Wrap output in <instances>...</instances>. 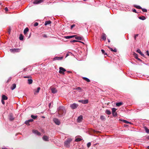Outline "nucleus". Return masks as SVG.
<instances>
[{
  "instance_id": "obj_1",
  "label": "nucleus",
  "mask_w": 149,
  "mask_h": 149,
  "mask_svg": "<svg viewBox=\"0 0 149 149\" xmlns=\"http://www.w3.org/2000/svg\"><path fill=\"white\" fill-rule=\"evenodd\" d=\"M58 116L62 117L64 116L65 113V110L63 107L60 106L58 109Z\"/></svg>"
},
{
  "instance_id": "obj_2",
  "label": "nucleus",
  "mask_w": 149,
  "mask_h": 149,
  "mask_svg": "<svg viewBox=\"0 0 149 149\" xmlns=\"http://www.w3.org/2000/svg\"><path fill=\"white\" fill-rule=\"evenodd\" d=\"M72 140L71 138H68L67 140L65 141L64 142L65 146L67 148L69 147L70 146V143Z\"/></svg>"
},
{
  "instance_id": "obj_3",
  "label": "nucleus",
  "mask_w": 149,
  "mask_h": 149,
  "mask_svg": "<svg viewBox=\"0 0 149 149\" xmlns=\"http://www.w3.org/2000/svg\"><path fill=\"white\" fill-rule=\"evenodd\" d=\"M78 106V104L76 103H73V104H71L70 105V107L72 109H76Z\"/></svg>"
},
{
  "instance_id": "obj_4",
  "label": "nucleus",
  "mask_w": 149,
  "mask_h": 149,
  "mask_svg": "<svg viewBox=\"0 0 149 149\" xmlns=\"http://www.w3.org/2000/svg\"><path fill=\"white\" fill-rule=\"evenodd\" d=\"M53 120L54 123L57 125H59L61 123L59 120L56 118H54Z\"/></svg>"
},
{
  "instance_id": "obj_5",
  "label": "nucleus",
  "mask_w": 149,
  "mask_h": 149,
  "mask_svg": "<svg viewBox=\"0 0 149 149\" xmlns=\"http://www.w3.org/2000/svg\"><path fill=\"white\" fill-rule=\"evenodd\" d=\"M66 71L65 69L62 67H60L59 68V72L60 74H64V72Z\"/></svg>"
},
{
  "instance_id": "obj_6",
  "label": "nucleus",
  "mask_w": 149,
  "mask_h": 149,
  "mask_svg": "<svg viewBox=\"0 0 149 149\" xmlns=\"http://www.w3.org/2000/svg\"><path fill=\"white\" fill-rule=\"evenodd\" d=\"M40 89V88L39 87H38L37 89H35L33 90L34 93L35 95H37L39 92Z\"/></svg>"
},
{
  "instance_id": "obj_7",
  "label": "nucleus",
  "mask_w": 149,
  "mask_h": 149,
  "mask_svg": "<svg viewBox=\"0 0 149 149\" xmlns=\"http://www.w3.org/2000/svg\"><path fill=\"white\" fill-rule=\"evenodd\" d=\"M43 0H35L33 1V3L34 4H38L43 2Z\"/></svg>"
},
{
  "instance_id": "obj_8",
  "label": "nucleus",
  "mask_w": 149,
  "mask_h": 149,
  "mask_svg": "<svg viewBox=\"0 0 149 149\" xmlns=\"http://www.w3.org/2000/svg\"><path fill=\"white\" fill-rule=\"evenodd\" d=\"M32 132L36 135L39 136L41 135L40 133L38 132L37 130H32Z\"/></svg>"
},
{
  "instance_id": "obj_9",
  "label": "nucleus",
  "mask_w": 149,
  "mask_h": 149,
  "mask_svg": "<svg viewBox=\"0 0 149 149\" xmlns=\"http://www.w3.org/2000/svg\"><path fill=\"white\" fill-rule=\"evenodd\" d=\"M78 102L83 104H86L88 103V100H79Z\"/></svg>"
},
{
  "instance_id": "obj_10",
  "label": "nucleus",
  "mask_w": 149,
  "mask_h": 149,
  "mask_svg": "<svg viewBox=\"0 0 149 149\" xmlns=\"http://www.w3.org/2000/svg\"><path fill=\"white\" fill-rule=\"evenodd\" d=\"M20 49H11L10 51L11 52H19Z\"/></svg>"
},
{
  "instance_id": "obj_11",
  "label": "nucleus",
  "mask_w": 149,
  "mask_h": 149,
  "mask_svg": "<svg viewBox=\"0 0 149 149\" xmlns=\"http://www.w3.org/2000/svg\"><path fill=\"white\" fill-rule=\"evenodd\" d=\"M33 119H30L25 121V123L26 125H30L29 124V123L30 122H33Z\"/></svg>"
},
{
  "instance_id": "obj_12",
  "label": "nucleus",
  "mask_w": 149,
  "mask_h": 149,
  "mask_svg": "<svg viewBox=\"0 0 149 149\" xmlns=\"http://www.w3.org/2000/svg\"><path fill=\"white\" fill-rule=\"evenodd\" d=\"M63 56L62 57H56L53 58V59L54 61H55L56 60H61L63 59Z\"/></svg>"
},
{
  "instance_id": "obj_13",
  "label": "nucleus",
  "mask_w": 149,
  "mask_h": 149,
  "mask_svg": "<svg viewBox=\"0 0 149 149\" xmlns=\"http://www.w3.org/2000/svg\"><path fill=\"white\" fill-rule=\"evenodd\" d=\"M83 119V117L81 115L79 116L77 119V121L78 122H81Z\"/></svg>"
},
{
  "instance_id": "obj_14",
  "label": "nucleus",
  "mask_w": 149,
  "mask_h": 149,
  "mask_svg": "<svg viewBox=\"0 0 149 149\" xmlns=\"http://www.w3.org/2000/svg\"><path fill=\"white\" fill-rule=\"evenodd\" d=\"M106 37L107 36L104 33H103L102 36V39L103 40H105L106 39Z\"/></svg>"
},
{
  "instance_id": "obj_15",
  "label": "nucleus",
  "mask_w": 149,
  "mask_h": 149,
  "mask_svg": "<svg viewBox=\"0 0 149 149\" xmlns=\"http://www.w3.org/2000/svg\"><path fill=\"white\" fill-rule=\"evenodd\" d=\"M9 119L10 121L13 120L14 119V118L13 115L12 114H10L9 116Z\"/></svg>"
},
{
  "instance_id": "obj_16",
  "label": "nucleus",
  "mask_w": 149,
  "mask_h": 149,
  "mask_svg": "<svg viewBox=\"0 0 149 149\" xmlns=\"http://www.w3.org/2000/svg\"><path fill=\"white\" fill-rule=\"evenodd\" d=\"M136 52L139 53L141 56H143V57H144L145 55H144V54H143L141 52V50L140 49H137L136 50Z\"/></svg>"
},
{
  "instance_id": "obj_17",
  "label": "nucleus",
  "mask_w": 149,
  "mask_h": 149,
  "mask_svg": "<svg viewBox=\"0 0 149 149\" xmlns=\"http://www.w3.org/2000/svg\"><path fill=\"white\" fill-rule=\"evenodd\" d=\"M51 91H52V92L53 93H55L57 92V91L56 88H52L51 89Z\"/></svg>"
},
{
  "instance_id": "obj_18",
  "label": "nucleus",
  "mask_w": 149,
  "mask_h": 149,
  "mask_svg": "<svg viewBox=\"0 0 149 149\" xmlns=\"http://www.w3.org/2000/svg\"><path fill=\"white\" fill-rule=\"evenodd\" d=\"M42 139L44 141H48L49 138L46 136H44L42 137Z\"/></svg>"
},
{
  "instance_id": "obj_19",
  "label": "nucleus",
  "mask_w": 149,
  "mask_h": 149,
  "mask_svg": "<svg viewBox=\"0 0 149 149\" xmlns=\"http://www.w3.org/2000/svg\"><path fill=\"white\" fill-rule=\"evenodd\" d=\"M51 23V22L50 21H45L44 25L45 26H47L49 24Z\"/></svg>"
},
{
  "instance_id": "obj_20",
  "label": "nucleus",
  "mask_w": 149,
  "mask_h": 149,
  "mask_svg": "<svg viewBox=\"0 0 149 149\" xmlns=\"http://www.w3.org/2000/svg\"><path fill=\"white\" fill-rule=\"evenodd\" d=\"M75 36H65L64 37V38L67 39H70L72 38H73V37H75Z\"/></svg>"
},
{
  "instance_id": "obj_21",
  "label": "nucleus",
  "mask_w": 149,
  "mask_h": 149,
  "mask_svg": "<svg viewBox=\"0 0 149 149\" xmlns=\"http://www.w3.org/2000/svg\"><path fill=\"white\" fill-rule=\"evenodd\" d=\"M29 29L28 28H26L24 30V33L25 35H26L27 33L29 31Z\"/></svg>"
},
{
  "instance_id": "obj_22",
  "label": "nucleus",
  "mask_w": 149,
  "mask_h": 149,
  "mask_svg": "<svg viewBox=\"0 0 149 149\" xmlns=\"http://www.w3.org/2000/svg\"><path fill=\"white\" fill-rule=\"evenodd\" d=\"M75 38L76 39L79 40H82L83 39V38L82 37L80 36H76L75 37Z\"/></svg>"
},
{
  "instance_id": "obj_23",
  "label": "nucleus",
  "mask_w": 149,
  "mask_h": 149,
  "mask_svg": "<svg viewBox=\"0 0 149 149\" xmlns=\"http://www.w3.org/2000/svg\"><path fill=\"white\" fill-rule=\"evenodd\" d=\"M83 79H84V80L86 81L87 82H88L90 81V80L88 79V78L86 77H83L82 78Z\"/></svg>"
},
{
  "instance_id": "obj_24",
  "label": "nucleus",
  "mask_w": 149,
  "mask_h": 149,
  "mask_svg": "<svg viewBox=\"0 0 149 149\" xmlns=\"http://www.w3.org/2000/svg\"><path fill=\"white\" fill-rule=\"evenodd\" d=\"M105 113L108 115H109L111 113V111L108 109L106 110Z\"/></svg>"
},
{
  "instance_id": "obj_25",
  "label": "nucleus",
  "mask_w": 149,
  "mask_h": 149,
  "mask_svg": "<svg viewBox=\"0 0 149 149\" xmlns=\"http://www.w3.org/2000/svg\"><path fill=\"white\" fill-rule=\"evenodd\" d=\"M16 87V85L15 84H13L11 87V89L12 90H14Z\"/></svg>"
},
{
  "instance_id": "obj_26",
  "label": "nucleus",
  "mask_w": 149,
  "mask_h": 149,
  "mask_svg": "<svg viewBox=\"0 0 149 149\" xmlns=\"http://www.w3.org/2000/svg\"><path fill=\"white\" fill-rule=\"evenodd\" d=\"M8 99L7 97L4 95H3L2 96V99L5 100H7Z\"/></svg>"
},
{
  "instance_id": "obj_27",
  "label": "nucleus",
  "mask_w": 149,
  "mask_h": 149,
  "mask_svg": "<svg viewBox=\"0 0 149 149\" xmlns=\"http://www.w3.org/2000/svg\"><path fill=\"white\" fill-rule=\"evenodd\" d=\"M82 140V139L80 138H76L75 140V141L76 142H79V141H81Z\"/></svg>"
},
{
  "instance_id": "obj_28",
  "label": "nucleus",
  "mask_w": 149,
  "mask_h": 149,
  "mask_svg": "<svg viewBox=\"0 0 149 149\" xmlns=\"http://www.w3.org/2000/svg\"><path fill=\"white\" fill-rule=\"evenodd\" d=\"M139 18L140 19H141L142 20H144L146 18V17L145 16H143L139 17Z\"/></svg>"
},
{
  "instance_id": "obj_29",
  "label": "nucleus",
  "mask_w": 149,
  "mask_h": 149,
  "mask_svg": "<svg viewBox=\"0 0 149 149\" xmlns=\"http://www.w3.org/2000/svg\"><path fill=\"white\" fill-rule=\"evenodd\" d=\"M28 84H30L33 82V80L31 79H28Z\"/></svg>"
},
{
  "instance_id": "obj_30",
  "label": "nucleus",
  "mask_w": 149,
  "mask_h": 149,
  "mask_svg": "<svg viewBox=\"0 0 149 149\" xmlns=\"http://www.w3.org/2000/svg\"><path fill=\"white\" fill-rule=\"evenodd\" d=\"M116 110V109L114 108H113L112 109L113 115H114V113H115Z\"/></svg>"
},
{
  "instance_id": "obj_31",
  "label": "nucleus",
  "mask_w": 149,
  "mask_h": 149,
  "mask_svg": "<svg viewBox=\"0 0 149 149\" xmlns=\"http://www.w3.org/2000/svg\"><path fill=\"white\" fill-rule=\"evenodd\" d=\"M19 39V40H23L24 39V36L22 34H20V35Z\"/></svg>"
},
{
  "instance_id": "obj_32",
  "label": "nucleus",
  "mask_w": 149,
  "mask_h": 149,
  "mask_svg": "<svg viewBox=\"0 0 149 149\" xmlns=\"http://www.w3.org/2000/svg\"><path fill=\"white\" fill-rule=\"evenodd\" d=\"M123 103L122 102H119L116 103V105L117 106L119 107L123 104Z\"/></svg>"
},
{
  "instance_id": "obj_33",
  "label": "nucleus",
  "mask_w": 149,
  "mask_h": 149,
  "mask_svg": "<svg viewBox=\"0 0 149 149\" xmlns=\"http://www.w3.org/2000/svg\"><path fill=\"white\" fill-rule=\"evenodd\" d=\"M134 7L136 8L137 9H142V8L140 6H138V5H134Z\"/></svg>"
},
{
  "instance_id": "obj_34",
  "label": "nucleus",
  "mask_w": 149,
  "mask_h": 149,
  "mask_svg": "<svg viewBox=\"0 0 149 149\" xmlns=\"http://www.w3.org/2000/svg\"><path fill=\"white\" fill-rule=\"evenodd\" d=\"M37 116H35V115H31V117L34 119H36L37 118Z\"/></svg>"
},
{
  "instance_id": "obj_35",
  "label": "nucleus",
  "mask_w": 149,
  "mask_h": 149,
  "mask_svg": "<svg viewBox=\"0 0 149 149\" xmlns=\"http://www.w3.org/2000/svg\"><path fill=\"white\" fill-rule=\"evenodd\" d=\"M145 130L146 132L148 134H149V129H148L147 127H145Z\"/></svg>"
},
{
  "instance_id": "obj_36",
  "label": "nucleus",
  "mask_w": 149,
  "mask_h": 149,
  "mask_svg": "<svg viewBox=\"0 0 149 149\" xmlns=\"http://www.w3.org/2000/svg\"><path fill=\"white\" fill-rule=\"evenodd\" d=\"M100 119L102 120H105V118L103 116H101L100 117Z\"/></svg>"
},
{
  "instance_id": "obj_37",
  "label": "nucleus",
  "mask_w": 149,
  "mask_h": 149,
  "mask_svg": "<svg viewBox=\"0 0 149 149\" xmlns=\"http://www.w3.org/2000/svg\"><path fill=\"white\" fill-rule=\"evenodd\" d=\"M41 35H42V37H43L44 38H47V35L45 33H42Z\"/></svg>"
},
{
  "instance_id": "obj_38",
  "label": "nucleus",
  "mask_w": 149,
  "mask_h": 149,
  "mask_svg": "<svg viewBox=\"0 0 149 149\" xmlns=\"http://www.w3.org/2000/svg\"><path fill=\"white\" fill-rule=\"evenodd\" d=\"M123 122L124 123H127V124H128V123H130V124H131V123L130 122L125 120H123Z\"/></svg>"
},
{
  "instance_id": "obj_39",
  "label": "nucleus",
  "mask_w": 149,
  "mask_h": 149,
  "mask_svg": "<svg viewBox=\"0 0 149 149\" xmlns=\"http://www.w3.org/2000/svg\"><path fill=\"white\" fill-rule=\"evenodd\" d=\"M134 57L136 59H137L138 58V55L136 53H135L134 54Z\"/></svg>"
},
{
  "instance_id": "obj_40",
  "label": "nucleus",
  "mask_w": 149,
  "mask_h": 149,
  "mask_svg": "<svg viewBox=\"0 0 149 149\" xmlns=\"http://www.w3.org/2000/svg\"><path fill=\"white\" fill-rule=\"evenodd\" d=\"M81 42L80 41H77V40H73L72 41H70V42ZM82 43H83L82 42Z\"/></svg>"
},
{
  "instance_id": "obj_41",
  "label": "nucleus",
  "mask_w": 149,
  "mask_h": 149,
  "mask_svg": "<svg viewBox=\"0 0 149 149\" xmlns=\"http://www.w3.org/2000/svg\"><path fill=\"white\" fill-rule=\"evenodd\" d=\"M91 143L90 142H88L87 144V146L88 148H89L91 146Z\"/></svg>"
},
{
  "instance_id": "obj_42",
  "label": "nucleus",
  "mask_w": 149,
  "mask_h": 149,
  "mask_svg": "<svg viewBox=\"0 0 149 149\" xmlns=\"http://www.w3.org/2000/svg\"><path fill=\"white\" fill-rule=\"evenodd\" d=\"M101 52L102 54H104L105 55H107L106 53H105L103 49L101 50Z\"/></svg>"
},
{
  "instance_id": "obj_43",
  "label": "nucleus",
  "mask_w": 149,
  "mask_h": 149,
  "mask_svg": "<svg viewBox=\"0 0 149 149\" xmlns=\"http://www.w3.org/2000/svg\"><path fill=\"white\" fill-rule=\"evenodd\" d=\"M141 9L142 10V11L143 12H147V10L146 9H144V8H142Z\"/></svg>"
},
{
  "instance_id": "obj_44",
  "label": "nucleus",
  "mask_w": 149,
  "mask_h": 149,
  "mask_svg": "<svg viewBox=\"0 0 149 149\" xmlns=\"http://www.w3.org/2000/svg\"><path fill=\"white\" fill-rule=\"evenodd\" d=\"M139 36V34H135L134 35V39L135 40H136V38L138 37Z\"/></svg>"
},
{
  "instance_id": "obj_45",
  "label": "nucleus",
  "mask_w": 149,
  "mask_h": 149,
  "mask_svg": "<svg viewBox=\"0 0 149 149\" xmlns=\"http://www.w3.org/2000/svg\"><path fill=\"white\" fill-rule=\"evenodd\" d=\"M38 24V23L37 22H36L34 24V25L35 26H37Z\"/></svg>"
},
{
  "instance_id": "obj_46",
  "label": "nucleus",
  "mask_w": 149,
  "mask_h": 149,
  "mask_svg": "<svg viewBox=\"0 0 149 149\" xmlns=\"http://www.w3.org/2000/svg\"><path fill=\"white\" fill-rule=\"evenodd\" d=\"M75 26V24L72 25L71 26V29H72Z\"/></svg>"
},
{
  "instance_id": "obj_47",
  "label": "nucleus",
  "mask_w": 149,
  "mask_h": 149,
  "mask_svg": "<svg viewBox=\"0 0 149 149\" xmlns=\"http://www.w3.org/2000/svg\"><path fill=\"white\" fill-rule=\"evenodd\" d=\"M24 78H30L31 77V76H24Z\"/></svg>"
},
{
  "instance_id": "obj_48",
  "label": "nucleus",
  "mask_w": 149,
  "mask_h": 149,
  "mask_svg": "<svg viewBox=\"0 0 149 149\" xmlns=\"http://www.w3.org/2000/svg\"><path fill=\"white\" fill-rule=\"evenodd\" d=\"M146 54L148 56H149V52L147 50L146 52Z\"/></svg>"
},
{
  "instance_id": "obj_49",
  "label": "nucleus",
  "mask_w": 149,
  "mask_h": 149,
  "mask_svg": "<svg viewBox=\"0 0 149 149\" xmlns=\"http://www.w3.org/2000/svg\"><path fill=\"white\" fill-rule=\"evenodd\" d=\"M112 52H117V50L116 48H115L114 49H113V51Z\"/></svg>"
},
{
  "instance_id": "obj_50",
  "label": "nucleus",
  "mask_w": 149,
  "mask_h": 149,
  "mask_svg": "<svg viewBox=\"0 0 149 149\" xmlns=\"http://www.w3.org/2000/svg\"><path fill=\"white\" fill-rule=\"evenodd\" d=\"M1 102H2V104H5V102H4V100H2H2H1Z\"/></svg>"
},
{
  "instance_id": "obj_51",
  "label": "nucleus",
  "mask_w": 149,
  "mask_h": 149,
  "mask_svg": "<svg viewBox=\"0 0 149 149\" xmlns=\"http://www.w3.org/2000/svg\"><path fill=\"white\" fill-rule=\"evenodd\" d=\"M4 10L6 11H7L8 10V8L7 7L5 8Z\"/></svg>"
},
{
  "instance_id": "obj_52",
  "label": "nucleus",
  "mask_w": 149,
  "mask_h": 149,
  "mask_svg": "<svg viewBox=\"0 0 149 149\" xmlns=\"http://www.w3.org/2000/svg\"><path fill=\"white\" fill-rule=\"evenodd\" d=\"M76 89L77 90H81V88L80 87H77Z\"/></svg>"
},
{
  "instance_id": "obj_53",
  "label": "nucleus",
  "mask_w": 149,
  "mask_h": 149,
  "mask_svg": "<svg viewBox=\"0 0 149 149\" xmlns=\"http://www.w3.org/2000/svg\"><path fill=\"white\" fill-rule=\"evenodd\" d=\"M132 11L134 13H136V10L135 9H133Z\"/></svg>"
},
{
  "instance_id": "obj_54",
  "label": "nucleus",
  "mask_w": 149,
  "mask_h": 149,
  "mask_svg": "<svg viewBox=\"0 0 149 149\" xmlns=\"http://www.w3.org/2000/svg\"><path fill=\"white\" fill-rule=\"evenodd\" d=\"M114 115H113L114 116H116L117 115V113H116L115 112V113L114 114Z\"/></svg>"
},
{
  "instance_id": "obj_55",
  "label": "nucleus",
  "mask_w": 149,
  "mask_h": 149,
  "mask_svg": "<svg viewBox=\"0 0 149 149\" xmlns=\"http://www.w3.org/2000/svg\"><path fill=\"white\" fill-rule=\"evenodd\" d=\"M137 59L140 61H142L139 58H138Z\"/></svg>"
},
{
  "instance_id": "obj_56",
  "label": "nucleus",
  "mask_w": 149,
  "mask_h": 149,
  "mask_svg": "<svg viewBox=\"0 0 149 149\" xmlns=\"http://www.w3.org/2000/svg\"><path fill=\"white\" fill-rule=\"evenodd\" d=\"M109 48L111 50V51H113V49L112 48H110L109 47Z\"/></svg>"
},
{
  "instance_id": "obj_57",
  "label": "nucleus",
  "mask_w": 149,
  "mask_h": 149,
  "mask_svg": "<svg viewBox=\"0 0 149 149\" xmlns=\"http://www.w3.org/2000/svg\"><path fill=\"white\" fill-rule=\"evenodd\" d=\"M2 149H8V148H6L5 147V148H2Z\"/></svg>"
},
{
  "instance_id": "obj_58",
  "label": "nucleus",
  "mask_w": 149,
  "mask_h": 149,
  "mask_svg": "<svg viewBox=\"0 0 149 149\" xmlns=\"http://www.w3.org/2000/svg\"><path fill=\"white\" fill-rule=\"evenodd\" d=\"M51 103H49V107H50V106H51Z\"/></svg>"
},
{
  "instance_id": "obj_59",
  "label": "nucleus",
  "mask_w": 149,
  "mask_h": 149,
  "mask_svg": "<svg viewBox=\"0 0 149 149\" xmlns=\"http://www.w3.org/2000/svg\"><path fill=\"white\" fill-rule=\"evenodd\" d=\"M11 78H9V79H8V81H10V80H11Z\"/></svg>"
},
{
  "instance_id": "obj_60",
  "label": "nucleus",
  "mask_w": 149,
  "mask_h": 149,
  "mask_svg": "<svg viewBox=\"0 0 149 149\" xmlns=\"http://www.w3.org/2000/svg\"><path fill=\"white\" fill-rule=\"evenodd\" d=\"M108 42H110V40L109 39H108Z\"/></svg>"
},
{
  "instance_id": "obj_61",
  "label": "nucleus",
  "mask_w": 149,
  "mask_h": 149,
  "mask_svg": "<svg viewBox=\"0 0 149 149\" xmlns=\"http://www.w3.org/2000/svg\"><path fill=\"white\" fill-rule=\"evenodd\" d=\"M30 36H31V34H30L29 37H28V38H29L30 37Z\"/></svg>"
},
{
  "instance_id": "obj_62",
  "label": "nucleus",
  "mask_w": 149,
  "mask_h": 149,
  "mask_svg": "<svg viewBox=\"0 0 149 149\" xmlns=\"http://www.w3.org/2000/svg\"><path fill=\"white\" fill-rule=\"evenodd\" d=\"M147 139L148 140H149V136H148L147 137Z\"/></svg>"
},
{
  "instance_id": "obj_63",
  "label": "nucleus",
  "mask_w": 149,
  "mask_h": 149,
  "mask_svg": "<svg viewBox=\"0 0 149 149\" xmlns=\"http://www.w3.org/2000/svg\"><path fill=\"white\" fill-rule=\"evenodd\" d=\"M68 56V54H66V57H67V56Z\"/></svg>"
},
{
  "instance_id": "obj_64",
  "label": "nucleus",
  "mask_w": 149,
  "mask_h": 149,
  "mask_svg": "<svg viewBox=\"0 0 149 149\" xmlns=\"http://www.w3.org/2000/svg\"><path fill=\"white\" fill-rule=\"evenodd\" d=\"M147 148L149 149V146H148Z\"/></svg>"
}]
</instances>
